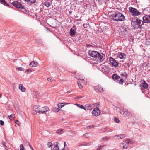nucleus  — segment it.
Returning a JSON list of instances; mask_svg holds the SVG:
<instances>
[{"instance_id": "39", "label": "nucleus", "mask_w": 150, "mask_h": 150, "mask_svg": "<svg viewBox=\"0 0 150 150\" xmlns=\"http://www.w3.org/2000/svg\"><path fill=\"white\" fill-rule=\"evenodd\" d=\"M2 144L4 146L6 147V143L5 142H4V141H2Z\"/></svg>"}, {"instance_id": "13", "label": "nucleus", "mask_w": 150, "mask_h": 150, "mask_svg": "<svg viewBox=\"0 0 150 150\" xmlns=\"http://www.w3.org/2000/svg\"><path fill=\"white\" fill-rule=\"evenodd\" d=\"M94 89L96 91H98L100 93L102 92L103 91V88L99 86H95Z\"/></svg>"}, {"instance_id": "12", "label": "nucleus", "mask_w": 150, "mask_h": 150, "mask_svg": "<svg viewBox=\"0 0 150 150\" xmlns=\"http://www.w3.org/2000/svg\"><path fill=\"white\" fill-rule=\"evenodd\" d=\"M49 110V108L47 106H45L42 108L40 110V114H43Z\"/></svg>"}, {"instance_id": "37", "label": "nucleus", "mask_w": 150, "mask_h": 150, "mask_svg": "<svg viewBox=\"0 0 150 150\" xmlns=\"http://www.w3.org/2000/svg\"><path fill=\"white\" fill-rule=\"evenodd\" d=\"M109 137H103L102 139L104 141H106L108 139Z\"/></svg>"}, {"instance_id": "3", "label": "nucleus", "mask_w": 150, "mask_h": 150, "mask_svg": "<svg viewBox=\"0 0 150 150\" xmlns=\"http://www.w3.org/2000/svg\"><path fill=\"white\" fill-rule=\"evenodd\" d=\"M129 11L133 16H138L142 14L141 12L139 10L132 7H129Z\"/></svg>"}, {"instance_id": "17", "label": "nucleus", "mask_w": 150, "mask_h": 150, "mask_svg": "<svg viewBox=\"0 0 150 150\" xmlns=\"http://www.w3.org/2000/svg\"><path fill=\"white\" fill-rule=\"evenodd\" d=\"M118 57L120 59H125L126 58V55L125 53H120L118 55Z\"/></svg>"}, {"instance_id": "10", "label": "nucleus", "mask_w": 150, "mask_h": 150, "mask_svg": "<svg viewBox=\"0 0 150 150\" xmlns=\"http://www.w3.org/2000/svg\"><path fill=\"white\" fill-rule=\"evenodd\" d=\"M148 87V85L146 83L144 80L141 86V89L142 91V92L143 93H144V92L143 91L142 89H147Z\"/></svg>"}, {"instance_id": "44", "label": "nucleus", "mask_w": 150, "mask_h": 150, "mask_svg": "<svg viewBox=\"0 0 150 150\" xmlns=\"http://www.w3.org/2000/svg\"><path fill=\"white\" fill-rule=\"evenodd\" d=\"M38 108V107L37 105H35L33 107V110L35 111Z\"/></svg>"}, {"instance_id": "42", "label": "nucleus", "mask_w": 150, "mask_h": 150, "mask_svg": "<svg viewBox=\"0 0 150 150\" xmlns=\"http://www.w3.org/2000/svg\"><path fill=\"white\" fill-rule=\"evenodd\" d=\"M124 82V80L122 79H120L119 81L120 84H122Z\"/></svg>"}, {"instance_id": "50", "label": "nucleus", "mask_w": 150, "mask_h": 150, "mask_svg": "<svg viewBox=\"0 0 150 150\" xmlns=\"http://www.w3.org/2000/svg\"><path fill=\"white\" fill-rule=\"evenodd\" d=\"M64 148L63 149H61V150H64V148L66 146V142H64Z\"/></svg>"}, {"instance_id": "28", "label": "nucleus", "mask_w": 150, "mask_h": 150, "mask_svg": "<svg viewBox=\"0 0 150 150\" xmlns=\"http://www.w3.org/2000/svg\"><path fill=\"white\" fill-rule=\"evenodd\" d=\"M60 109L57 108H54L52 110V111L54 112H58Z\"/></svg>"}, {"instance_id": "49", "label": "nucleus", "mask_w": 150, "mask_h": 150, "mask_svg": "<svg viewBox=\"0 0 150 150\" xmlns=\"http://www.w3.org/2000/svg\"><path fill=\"white\" fill-rule=\"evenodd\" d=\"M86 46L88 47H93V46L90 44H86Z\"/></svg>"}, {"instance_id": "2", "label": "nucleus", "mask_w": 150, "mask_h": 150, "mask_svg": "<svg viewBox=\"0 0 150 150\" xmlns=\"http://www.w3.org/2000/svg\"><path fill=\"white\" fill-rule=\"evenodd\" d=\"M110 17L112 20L117 21H122L125 19L123 15L120 12L111 14Z\"/></svg>"}, {"instance_id": "36", "label": "nucleus", "mask_w": 150, "mask_h": 150, "mask_svg": "<svg viewBox=\"0 0 150 150\" xmlns=\"http://www.w3.org/2000/svg\"><path fill=\"white\" fill-rule=\"evenodd\" d=\"M16 69L18 71H24V68H23L22 67H18V68H16Z\"/></svg>"}, {"instance_id": "11", "label": "nucleus", "mask_w": 150, "mask_h": 150, "mask_svg": "<svg viewBox=\"0 0 150 150\" xmlns=\"http://www.w3.org/2000/svg\"><path fill=\"white\" fill-rule=\"evenodd\" d=\"M99 52H98L95 51H92L91 52L90 56L96 58Z\"/></svg>"}, {"instance_id": "6", "label": "nucleus", "mask_w": 150, "mask_h": 150, "mask_svg": "<svg viewBox=\"0 0 150 150\" xmlns=\"http://www.w3.org/2000/svg\"><path fill=\"white\" fill-rule=\"evenodd\" d=\"M12 4L18 8H21V10L24 9L22 4L17 1H15L12 3Z\"/></svg>"}, {"instance_id": "19", "label": "nucleus", "mask_w": 150, "mask_h": 150, "mask_svg": "<svg viewBox=\"0 0 150 150\" xmlns=\"http://www.w3.org/2000/svg\"><path fill=\"white\" fill-rule=\"evenodd\" d=\"M43 4L45 6L47 7H50L51 4V3L48 1H45Z\"/></svg>"}, {"instance_id": "29", "label": "nucleus", "mask_w": 150, "mask_h": 150, "mask_svg": "<svg viewBox=\"0 0 150 150\" xmlns=\"http://www.w3.org/2000/svg\"><path fill=\"white\" fill-rule=\"evenodd\" d=\"M121 75L122 76H123L124 77H125L126 78H127L128 76L127 75V74L125 72H123L121 74Z\"/></svg>"}, {"instance_id": "51", "label": "nucleus", "mask_w": 150, "mask_h": 150, "mask_svg": "<svg viewBox=\"0 0 150 150\" xmlns=\"http://www.w3.org/2000/svg\"><path fill=\"white\" fill-rule=\"evenodd\" d=\"M86 107H87L88 108V109L90 110L91 109V105H86Z\"/></svg>"}, {"instance_id": "61", "label": "nucleus", "mask_w": 150, "mask_h": 150, "mask_svg": "<svg viewBox=\"0 0 150 150\" xmlns=\"http://www.w3.org/2000/svg\"><path fill=\"white\" fill-rule=\"evenodd\" d=\"M71 92V91H67V93H70Z\"/></svg>"}, {"instance_id": "45", "label": "nucleus", "mask_w": 150, "mask_h": 150, "mask_svg": "<svg viewBox=\"0 0 150 150\" xmlns=\"http://www.w3.org/2000/svg\"><path fill=\"white\" fill-rule=\"evenodd\" d=\"M80 80H81V82H82V83H83L84 81V83H86V81H85V80L84 79H80Z\"/></svg>"}, {"instance_id": "63", "label": "nucleus", "mask_w": 150, "mask_h": 150, "mask_svg": "<svg viewBox=\"0 0 150 150\" xmlns=\"http://www.w3.org/2000/svg\"><path fill=\"white\" fill-rule=\"evenodd\" d=\"M94 127V125H92V126H91V127L93 128Z\"/></svg>"}, {"instance_id": "46", "label": "nucleus", "mask_w": 150, "mask_h": 150, "mask_svg": "<svg viewBox=\"0 0 150 150\" xmlns=\"http://www.w3.org/2000/svg\"><path fill=\"white\" fill-rule=\"evenodd\" d=\"M52 143L50 142H48L47 145L49 147H50V146H52Z\"/></svg>"}, {"instance_id": "18", "label": "nucleus", "mask_w": 150, "mask_h": 150, "mask_svg": "<svg viewBox=\"0 0 150 150\" xmlns=\"http://www.w3.org/2000/svg\"><path fill=\"white\" fill-rule=\"evenodd\" d=\"M19 89L22 92H25V88L23 87V85L21 84H20L19 86Z\"/></svg>"}, {"instance_id": "25", "label": "nucleus", "mask_w": 150, "mask_h": 150, "mask_svg": "<svg viewBox=\"0 0 150 150\" xmlns=\"http://www.w3.org/2000/svg\"><path fill=\"white\" fill-rule=\"evenodd\" d=\"M26 2L31 4H34L36 2V0H24Z\"/></svg>"}, {"instance_id": "33", "label": "nucleus", "mask_w": 150, "mask_h": 150, "mask_svg": "<svg viewBox=\"0 0 150 150\" xmlns=\"http://www.w3.org/2000/svg\"><path fill=\"white\" fill-rule=\"evenodd\" d=\"M20 150H26L25 149L23 144H21L20 145Z\"/></svg>"}, {"instance_id": "9", "label": "nucleus", "mask_w": 150, "mask_h": 150, "mask_svg": "<svg viewBox=\"0 0 150 150\" xmlns=\"http://www.w3.org/2000/svg\"><path fill=\"white\" fill-rule=\"evenodd\" d=\"M105 58V55L103 53L100 54L99 52V54H98L97 59L98 61H99L100 62L103 61Z\"/></svg>"}, {"instance_id": "57", "label": "nucleus", "mask_w": 150, "mask_h": 150, "mask_svg": "<svg viewBox=\"0 0 150 150\" xmlns=\"http://www.w3.org/2000/svg\"><path fill=\"white\" fill-rule=\"evenodd\" d=\"M82 98V97L80 96V97H76V99H80Z\"/></svg>"}, {"instance_id": "1", "label": "nucleus", "mask_w": 150, "mask_h": 150, "mask_svg": "<svg viewBox=\"0 0 150 150\" xmlns=\"http://www.w3.org/2000/svg\"><path fill=\"white\" fill-rule=\"evenodd\" d=\"M131 24L135 28L141 29L142 28V25H144V23L143 21L134 17L132 18Z\"/></svg>"}, {"instance_id": "43", "label": "nucleus", "mask_w": 150, "mask_h": 150, "mask_svg": "<svg viewBox=\"0 0 150 150\" xmlns=\"http://www.w3.org/2000/svg\"><path fill=\"white\" fill-rule=\"evenodd\" d=\"M63 130L62 129H59L56 132L57 133H59V132H62Z\"/></svg>"}, {"instance_id": "58", "label": "nucleus", "mask_w": 150, "mask_h": 150, "mask_svg": "<svg viewBox=\"0 0 150 150\" xmlns=\"http://www.w3.org/2000/svg\"><path fill=\"white\" fill-rule=\"evenodd\" d=\"M30 147L31 149L32 150H34V149L32 148L31 145H30Z\"/></svg>"}, {"instance_id": "32", "label": "nucleus", "mask_w": 150, "mask_h": 150, "mask_svg": "<svg viewBox=\"0 0 150 150\" xmlns=\"http://www.w3.org/2000/svg\"><path fill=\"white\" fill-rule=\"evenodd\" d=\"M120 146L121 149H124V143H121Z\"/></svg>"}, {"instance_id": "20", "label": "nucleus", "mask_w": 150, "mask_h": 150, "mask_svg": "<svg viewBox=\"0 0 150 150\" xmlns=\"http://www.w3.org/2000/svg\"><path fill=\"white\" fill-rule=\"evenodd\" d=\"M0 2L1 4H4L5 6H7L8 7H9L10 5L7 3L5 0H0Z\"/></svg>"}, {"instance_id": "62", "label": "nucleus", "mask_w": 150, "mask_h": 150, "mask_svg": "<svg viewBox=\"0 0 150 150\" xmlns=\"http://www.w3.org/2000/svg\"><path fill=\"white\" fill-rule=\"evenodd\" d=\"M86 25V24H83V26H84V27L85 28H86V27L85 26V25Z\"/></svg>"}, {"instance_id": "48", "label": "nucleus", "mask_w": 150, "mask_h": 150, "mask_svg": "<svg viewBox=\"0 0 150 150\" xmlns=\"http://www.w3.org/2000/svg\"><path fill=\"white\" fill-rule=\"evenodd\" d=\"M4 122L3 121H2V120H0V124L1 125L3 126L4 125Z\"/></svg>"}, {"instance_id": "27", "label": "nucleus", "mask_w": 150, "mask_h": 150, "mask_svg": "<svg viewBox=\"0 0 150 150\" xmlns=\"http://www.w3.org/2000/svg\"><path fill=\"white\" fill-rule=\"evenodd\" d=\"M15 117V115L14 114H12L8 116V117L11 120H13V118L14 117Z\"/></svg>"}, {"instance_id": "23", "label": "nucleus", "mask_w": 150, "mask_h": 150, "mask_svg": "<svg viewBox=\"0 0 150 150\" xmlns=\"http://www.w3.org/2000/svg\"><path fill=\"white\" fill-rule=\"evenodd\" d=\"M59 143L57 142H56V145L54 147L55 150L54 149H51V150H59V148L58 146Z\"/></svg>"}, {"instance_id": "15", "label": "nucleus", "mask_w": 150, "mask_h": 150, "mask_svg": "<svg viewBox=\"0 0 150 150\" xmlns=\"http://www.w3.org/2000/svg\"><path fill=\"white\" fill-rule=\"evenodd\" d=\"M38 65V62L35 61H32L29 64V66L30 67H36Z\"/></svg>"}, {"instance_id": "26", "label": "nucleus", "mask_w": 150, "mask_h": 150, "mask_svg": "<svg viewBox=\"0 0 150 150\" xmlns=\"http://www.w3.org/2000/svg\"><path fill=\"white\" fill-rule=\"evenodd\" d=\"M75 105H77L78 107H80L81 108L84 109L86 110V109L84 107V106L80 104H76Z\"/></svg>"}, {"instance_id": "31", "label": "nucleus", "mask_w": 150, "mask_h": 150, "mask_svg": "<svg viewBox=\"0 0 150 150\" xmlns=\"http://www.w3.org/2000/svg\"><path fill=\"white\" fill-rule=\"evenodd\" d=\"M63 103H61L59 104L58 105V107L59 108H61L62 107L64 106V105Z\"/></svg>"}, {"instance_id": "4", "label": "nucleus", "mask_w": 150, "mask_h": 150, "mask_svg": "<svg viewBox=\"0 0 150 150\" xmlns=\"http://www.w3.org/2000/svg\"><path fill=\"white\" fill-rule=\"evenodd\" d=\"M120 113L125 117H128L130 114V112L126 109H120Z\"/></svg>"}, {"instance_id": "7", "label": "nucleus", "mask_w": 150, "mask_h": 150, "mask_svg": "<svg viewBox=\"0 0 150 150\" xmlns=\"http://www.w3.org/2000/svg\"><path fill=\"white\" fill-rule=\"evenodd\" d=\"M100 111L99 108H95L93 110L92 114L93 116L97 117L100 114Z\"/></svg>"}, {"instance_id": "40", "label": "nucleus", "mask_w": 150, "mask_h": 150, "mask_svg": "<svg viewBox=\"0 0 150 150\" xmlns=\"http://www.w3.org/2000/svg\"><path fill=\"white\" fill-rule=\"evenodd\" d=\"M47 80L48 81L50 82H52L53 81V79H52L51 78H48L47 79Z\"/></svg>"}, {"instance_id": "22", "label": "nucleus", "mask_w": 150, "mask_h": 150, "mask_svg": "<svg viewBox=\"0 0 150 150\" xmlns=\"http://www.w3.org/2000/svg\"><path fill=\"white\" fill-rule=\"evenodd\" d=\"M116 136L118 137L117 139H120L125 138L126 137V135L125 134H122L120 135L115 136V137Z\"/></svg>"}, {"instance_id": "24", "label": "nucleus", "mask_w": 150, "mask_h": 150, "mask_svg": "<svg viewBox=\"0 0 150 150\" xmlns=\"http://www.w3.org/2000/svg\"><path fill=\"white\" fill-rule=\"evenodd\" d=\"M129 142L127 141L126 143H124V149L127 148L129 147Z\"/></svg>"}, {"instance_id": "14", "label": "nucleus", "mask_w": 150, "mask_h": 150, "mask_svg": "<svg viewBox=\"0 0 150 150\" xmlns=\"http://www.w3.org/2000/svg\"><path fill=\"white\" fill-rule=\"evenodd\" d=\"M142 19L143 20V23H148L150 22V21L148 19V17H147L146 15L144 16L142 18Z\"/></svg>"}, {"instance_id": "41", "label": "nucleus", "mask_w": 150, "mask_h": 150, "mask_svg": "<svg viewBox=\"0 0 150 150\" xmlns=\"http://www.w3.org/2000/svg\"><path fill=\"white\" fill-rule=\"evenodd\" d=\"M104 146V145L100 146H99V148L98 149H97V150H101L102 149V148H103Z\"/></svg>"}, {"instance_id": "5", "label": "nucleus", "mask_w": 150, "mask_h": 150, "mask_svg": "<svg viewBox=\"0 0 150 150\" xmlns=\"http://www.w3.org/2000/svg\"><path fill=\"white\" fill-rule=\"evenodd\" d=\"M110 64L112 65L115 67H117L118 65V63L113 58L110 57L109 58Z\"/></svg>"}, {"instance_id": "56", "label": "nucleus", "mask_w": 150, "mask_h": 150, "mask_svg": "<svg viewBox=\"0 0 150 150\" xmlns=\"http://www.w3.org/2000/svg\"><path fill=\"white\" fill-rule=\"evenodd\" d=\"M146 15L147 17H148V19L149 20V21H150V15ZM149 23H150V22H149Z\"/></svg>"}, {"instance_id": "38", "label": "nucleus", "mask_w": 150, "mask_h": 150, "mask_svg": "<svg viewBox=\"0 0 150 150\" xmlns=\"http://www.w3.org/2000/svg\"><path fill=\"white\" fill-rule=\"evenodd\" d=\"M114 120L115 122L117 123H118L119 122V120L117 119L116 118V117H115L114 118Z\"/></svg>"}, {"instance_id": "34", "label": "nucleus", "mask_w": 150, "mask_h": 150, "mask_svg": "<svg viewBox=\"0 0 150 150\" xmlns=\"http://www.w3.org/2000/svg\"><path fill=\"white\" fill-rule=\"evenodd\" d=\"M78 86H79V88L80 89H81L82 87V85L80 83V81L78 82Z\"/></svg>"}, {"instance_id": "55", "label": "nucleus", "mask_w": 150, "mask_h": 150, "mask_svg": "<svg viewBox=\"0 0 150 150\" xmlns=\"http://www.w3.org/2000/svg\"><path fill=\"white\" fill-rule=\"evenodd\" d=\"M19 123H20V122L18 120H16V122H15V123L16 124H18L19 125Z\"/></svg>"}, {"instance_id": "8", "label": "nucleus", "mask_w": 150, "mask_h": 150, "mask_svg": "<svg viewBox=\"0 0 150 150\" xmlns=\"http://www.w3.org/2000/svg\"><path fill=\"white\" fill-rule=\"evenodd\" d=\"M102 71L104 74H106L109 72V70L107 66L105 65L101 66Z\"/></svg>"}, {"instance_id": "53", "label": "nucleus", "mask_w": 150, "mask_h": 150, "mask_svg": "<svg viewBox=\"0 0 150 150\" xmlns=\"http://www.w3.org/2000/svg\"><path fill=\"white\" fill-rule=\"evenodd\" d=\"M25 145H26L27 146L28 145H29V146H30V143H29L28 142H27V141L26 142H25Z\"/></svg>"}, {"instance_id": "47", "label": "nucleus", "mask_w": 150, "mask_h": 150, "mask_svg": "<svg viewBox=\"0 0 150 150\" xmlns=\"http://www.w3.org/2000/svg\"><path fill=\"white\" fill-rule=\"evenodd\" d=\"M84 136L86 138H88V133H86L84 135Z\"/></svg>"}, {"instance_id": "30", "label": "nucleus", "mask_w": 150, "mask_h": 150, "mask_svg": "<svg viewBox=\"0 0 150 150\" xmlns=\"http://www.w3.org/2000/svg\"><path fill=\"white\" fill-rule=\"evenodd\" d=\"M33 71V69L31 68H29L26 71H25V72H27L28 73H29L30 72H31Z\"/></svg>"}, {"instance_id": "60", "label": "nucleus", "mask_w": 150, "mask_h": 150, "mask_svg": "<svg viewBox=\"0 0 150 150\" xmlns=\"http://www.w3.org/2000/svg\"><path fill=\"white\" fill-rule=\"evenodd\" d=\"M77 21H81V19H77L76 20Z\"/></svg>"}, {"instance_id": "59", "label": "nucleus", "mask_w": 150, "mask_h": 150, "mask_svg": "<svg viewBox=\"0 0 150 150\" xmlns=\"http://www.w3.org/2000/svg\"><path fill=\"white\" fill-rule=\"evenodd\" d=\"M87 127V128L88 129H90L91 127V126H89Z\"/></svg>"}, {"instance_id": "52", "label": "nucleus", "mask_w": 150, "mask_h": 150, "mask_svg": "<svg viewBox=\"0 0 150 150\" xmlns=\"http://www.w3.org/2000/svg\"><path fill=\"white\" fill-rule=\"evenodd\" d=\"M88 143H85L84 144H81V146H88Z\"/></svg>"}, {"instance_id": "64", "label": "nucleus", "mask_w": 150, "mask_h": 150, "mask_svg": "<svg viewBox=\"0 0 150 150\" xmlns=\"http://www.w3.org/2000/svg\"><path fill=\"white\" fill-rule=\"evenodd\" d=\"M75 18H78V16H75Z\"/></svg>"}, {"instance_id": "16", "label": "nucleus", "mask_w": 150, "mask_h": 150, "mask_svg": "<svg viewBox=\"0 0 150 150\" xmlns=\"http://www.w3.org/2000/svg\"><path fill=\"white\" fill-rule=\"evenodd\" d=\"M76 33L75 30L72 28L70 29V34L71 36L73 37L74 36Z\"/></svg>"}, {"instance_id": "35", "label": "nucleus", "mask_w": 150, "mask_h": 150, "mask_svg": "<svg viewBox=\"0 0 150 150\" xmlns=\"http://www.w3.org/2000/svg\"><path fill=\"white\" fill-rule=\"evenodd\" d=\"M40 109L38 108H37V109H36L35 110V112L36 113H38L39 114H40Z\"/></svg>"}, {"instance_id": "54", "label": "nucleus", "mask_w": 150, "mask_h": 150, "mask_svg": "<svg viewBox=\"0 0 150 150\" xmlns=\"http://www.w3.org/2000/svg\"><path fill=\"white\" fill-rule=\"evenodd\" d=\"M123 29H124V30L123 31L127 32V31L128 29L127 28H123Z\"/></svg>"}, {"instance_id": "21", "label": "nucleus", "mask_w": 150, "mask_h": 150, "mask_svg": "<svg viewBox=\"0 0 150 150\" xmlns=\"http://www.w3.org/2000/svg\"><path fill=\"white\" fill-rule=\"evenodd\" d=\"M120 78V77L117 75V74H115L112 76V78L115 80H117Z\"/></svg>"}]
</instances>
